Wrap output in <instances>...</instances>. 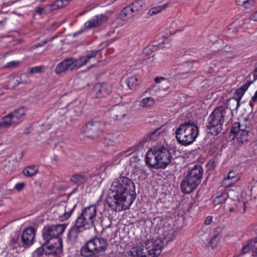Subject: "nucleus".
Returning a JSON list of instances; mask_svg holds the SVG:
<instances>
[{
  "mask_svg": "<svg viewBox=\"0 0 257 257\" xmlns=\"http://www.w3.org/2000/svg\"><path fill=\"white\" fill-rule=\"evenodd\" d=\"M136 197L134 182L128 177L121 176L112 182L106 203L112 210L120 211L128 209Z\"/></svg>",
  "mask_w": 257,
  "mask_h": 257,
  "instance_id": "obj_1",
  "label": "nucleus"
},
{
  "mask_svg": "<svg viewBox=\"0 0 257 257\" xmlns=\"http://www.w3.org/2000/svg\"><path fill=\"white\" fill-rule=\"evenodd\" d=\"M97 212L96 205H90L85 207L77 217L75 225L69 231V237L74 239L80 232L95 227L99 223Z\"/></svg>",
  "mask_w": 257,
  "mask_h": 257,
  "instance_id": "obj_2",
  "label": "nucleus"
},
{
  "mask_svg": "<svg viewBox=\"0 0 257 257\" xmlns=\"http://www.w3.org/2000/svg\"><path fill=\"white\" fill-rule=\"evenodd\" d=\"M165 239L158 237L140 242L126 252V257H158L165 245Z\"/></svg>",
  "mask_w": 257,
  "mask_h": 257,
  "instance_id": "obj_3",
  "label": "nucleus"
},
{
  "mask_svg": "<svg viewBox=\"0 0 257 257\" xmlns=\"http://www.w3.org/2000/svg\"><path fill=\"white\" fill-rule=\"evenodd\" d=\"M232 113L230 109L219 107L214 110L208 118V127L210 133L214 135L219 134L222 130L224 121L229 122L232 118Z\"/></svg>",
  "mask_w": 257,
  "mask_h": 257,
  "instance_id": "obj_4",
  "label": "nucleus"
},
{
  "mask_svg": "<svg viewBox=\"0 0 257 257\" xmlns=\"http://www.w3.org/2000/svg\"><path fill=\"white\" fill-rule=\"evenodd\" d=\"M203 173V170L200 165H195L189 170L187 175L182 180V192L185 194L192 192L201 183Z\"/></svg>",
  "mask_w": 257,
  "mask_h": 257,
  "instance_id": "obj_5",
  "label": "nucleus"
},
{
  "mask_svg": "<svg viewBox=\"0 0 257 257\" xmlns=\"http://www.w3.org/2000/svg\"><path fill=\"white\" fill-rule=\"evenodd\" d=\"M198 134L197 125L194 122L181 124L176 131V138L181 144L187 146L192 144Z\"/></svg>",
  "mask_w": 257,
  "mask_h": 257,
  "instance_id": "obj_6",
  "label": "nucleus"
},
{
  "mask_svg": "<svg viewBox=\"0 0 257 257\" xmlns=\"http://www.w3.org/2000/svg\"><path fill=\"white\" fill-rule=\"evenodd\" d=\"M107 247L106 240L95 237L87 242L81 249V254L85 257H91L103 252Z\"/></svg>",
  "mask_w": 257,
  "mask_h": 257,
  "instance_id": "obj_7",
  "label": "nucleus"
},
{
  "mask_svg": "<svg viewBox=\"0 0 257 257\" xmlns=\"http://www.w3.org/2000/svg\"><path fill=\"white\" fill-rule=\"evenodd\" d=\"M66 227L65 224H57L52 225L45 227L43 230V237L45 243H49L53 246H55L54 243L55 239H59L61 242V251L62 250V241L59 236L62 234Z\"/></svg>",
  "mask_w": 257,
  "mask_h": 257,
  "instance_id": "obj_8",
  "label": "nucleus"
},
{
  "mask_svg": "<svg viewBox=\"0 0 257 257\" xmlns=\"http://www.w3.org/2000/svg\"><path fill=\"white\" fill-rule=\"evenodd\" d=\"M249 124V122L245 124L236 122L232 124L230 133L239 143L245 144L249 141V132L246 130Z\"/></svg>",
  "mask_w": 257,
  "mask_h": 257,
  "instance_id": "obj_9",
  "label": "nucleus"
},
{
  "mask_svg": "<svg viewBox=\"0 0 257 257\" xmlns=\"http://www.w3.org/2000/svg\"><path fill=\"white\" fill-rule=\"evenodd\" d=\"M55 246H53L49 243H45L41 247L38 248L35 251L37 255H42L44 254L46 255H55L60 253L61 251V242L60 240L56 238L54 242Z\"/></svg>",
  "mask_w": 257,
  "mask_h": 257,
  "instance_id": "obj_10",
  "label": "nucleus"
},
{
  "mask_svg": "<svg viewBox=\"0 0 257 257\" xmlns=\"http://www.w3.org/2000/svg\"><path fill=\"white\" fill-rule=\"evenodd\" d=\"M104 126L105 124L103 121L94 119L87 122L83 127L82 130L84 133H89L92 135V137L95 138L101 134Z\"/></svg>",
  "mask_w": 257,
  "mask_h": 257,
  "instance_id": "obj_11",
  "label": "nucleus"
},
{
  "mask_svg": "<svg viewBox=\"0 0 257 257\" xmlns=\"http://www.w3.org/2000/svg\"><path fill=\"white\" fill-rule=\"evenodd\" d=\"M112 86L107 83H97L95 84L90 91L92 97H105L110 94Z\"/></svg>",
  "mask_w": 257,
  "mask_h": 257,
  "instance_id": "obj_12",
  "label": "nucleus"
},
{
  "mask_svg": "<svg viewBox=\"0 0 257 257\" xmlns=\"http://www.w3.org/2000/svg\"><path fill=\"white\" fill-rule=\"evenodd\" d=\"M158 161L160 163V168H165L170 164L172 159V156L170 151L166 148L159 146L156 147Z\"/></svg>",
  "mask_w": 257,
  "mask_h": 257,
  "instance_id": "obj_13",
  "label": "nucleus"
},
{
  "mask_svg": "<svg viewBox=\"0 0 257 257\" xmlns=\"http://www.w3.org/2000/svg\"><path fill=\"white\" fill-rule=\"evenodd\" d=\"M75 70H77L75 59L71 57L65 59L59 63L55 67V72L59 75L68 71Z\"/></svg>",
  "mask_w": 257,
  "mask_h": 257,
  "instance_id": "obj_14",
  "label": "nucleus"
},
{
  "mask_svg": "<svg viewBox=\"0 0 257 257\" xmlns=\"http://www.w3.org/2000/svg\"><path fill=\"white\" fill-rule=\"evenodd\" d=\"M146 160L147 165L154 168H160L156 147L151 148L148 151Z\"/></svg>",
  "mask_w": 257,
  "mask_h": 257,
  "instance_id": "obj_15",
  "label": "nucleus"
},
{
  "mask_svg": "<svg viewBox=\"0 0 257 257\" xmlns=\"http://www.w3.org/2000/svg\"><path fill=\"white\" fill-rule=\"evenodd\" d=\"M82 105L79 101H75L67 106V113L69 116L75 117L79 116L82 112Z\"/></svg>",
  "mask_w": 257,
  "mask_h": 257,
  "instance_id": "obj_16",
  "label": "nucleus"
},
{
  "mask_svg": "<svg viewBox=\"0 0 257 257\" xmlns=\"http://www.w3.org/2000/svg\"><path fill=\"white\" fill-rule=\"evenodd\" d=\"M74 207L75 206L71 207L69 204L66 206H61L57 210L59 219L62 221L67 220L71 215Z\"/></svg>",
  "mask_w": 257,
  "mask_h": 257,
  "instance_id": "obj_17",
  "label": "nucleus"
},
{
  "mask_svg": "<svg viewBox=\"0 0 257 257\" xmlns=\"http://www.w3.org/2000/svg\"><path fill=\"white\" fill-rule=\"evenodd\" d=\"M99 52V50H93L90 53L86 56L82 57L78 59H75L77 69H78L82 66L90 63L91 60L94 59Z\"/></svg>",
  "mask_w": 257,
  "mask_h": 257,
  "instance_id": "obj_18",
  "label": "nucleus"
},
{
  "mask_svg": "<svg viewBox=\"0 0 257 257\" xmlns=\"http://www.w3.org/2000/svg\"><path fill=\"white\" fill-rule=\"evenodd\" d=\"M35 236V231L33 227L26 229L22 235V240L23 243L26 245H31L34 242Z\"/></svg>",
  "mask_w": 257,
  "mask_h": 257,
  "instance_id": "obj_19",
  "label": "nucleus"
},
{
  "mask_svg": "<svg viewBox=\"0 0 257 257\" xmlns=\"http://www.w3.org/2000/svg\"><path fill=\"white\" fill-rule=\"evenodd\" d=\"M248 86L243 85L237 89L234 94L233 97L229 100V105L231 103L235 104V108H237L240 105V100L244 95L245 92L247 89Z\"/></svg>",
  "mask_w": 257,
  "mask_h": 257,
  "instance_id": "obj_20",
  "label": "nucleus"
},
{
  "mask_svg": "<svg viewBox=\"0 0 257 257\" xmlns=\"http://www.w3.org/2000/svg\"><path fill=\"white\" fill-rule=\"evenodd\" d=\"M89 178V175L86 173H76L70 176L69 181L78 186L85 183Z\"/></svg>",
  "mask_w": 257,
  "mask_h": 257,
  "instance_id": "obj_21",
  "label": "nucleus"
},
{
  "mask_svg": "<svg viewBox=\"0 0 257 257\" xmlns=\"http://www.w3.org/2000/svg\"><path fill=\"white\" fill-rule=\"evenodd\" d=\"M26 111V108L24 107H22L11 113L17 125L25 119Z\"/></svg>",
  "mask_w": 257,
  "mask_h": 257,
  "instance_id": "obj_22",
  "label": "nucleus"
},
{
  "mask_svg": "<svg viewBox=\"0 0 257 257\" xmlns=\"http://www.w3.org/2000/svg\"><path fill=\"white\" fill-rule=\"evenodd\" d=\"M11 113L2 117L0 120V129H8L12 126H16Z\"/></svg>",
  "mask_w": 257,
  "mask_h": 257,
  "instance_id": "obj_23",
  "label": "nucleus"
},
{
  "mask_svg": "<svg viewBox=\"0 0 257 257\" xmlns=\"http://www.w3.org/2000/svg\"><path fill=\"white\" fill-rule=\"evenodd\" d=\"M238 180V178L236 176V173L233 171H231L228 173L227 177L222 181V184L225 187H229Z\"/></svg>",
  "mask_w": 257,
  "mask_h": 257,
  "instance_id": "obj_24",
  "label": "nucleus"
},
{
  "mask_svg": "<svg viewBox=\"0 0 257 257\" xmlns=\"http://www.w3.org/2000/svg\"><path fill=\"white\" fill-rule=\"evenodd\" d=\"M235 3L237 5L248 11L253 9L256 5L255 0H235Z\"/></svg>",
  "mask_w": 257,
  "mask_h": 257,
  "instance_id": "obj_25",
  "label": "nucleus"
},
{
  "mask_svg": "<svg viewBox=\"0 0 257 257\" xmlns=\"http://www.w3.org/2000/svg\"><path fill=\"white\" fill-rule=\"evenodd\" d=\"M135 15L129 5L121 10L119 14V18L122 21H127L132 18Z\"/></svg>",
  "mask_w": 257,
  "mask_h": 257,
  "instance_id": "obj_26",
  "label": "nucleus"
},
{
  "mask_svg": "<svg viewBox=\"0 0 257 257\" xmlns=\"http://www.w3.org/2000/svg\"><path fill=\"white\" fill-rule=\"evenodd\" d=\"M155 104V100L152 97H146L139 102V106L144 108H151Z\"/></svg>",
  "mask_w": 257,
  "mask_h": 257,
  "instance_id": "obj_27",
  "label": "nucleus"
},
{
  "mask_svg": "<svg viewBox=\"0 0 257 257\" xmlns=\"http://www.w3.org/2000/svg\"><path fill=\"white\" fill-rule=\"evenodd\" d=\"M145 5L144 0H138L131 4L130 6L135 14L137 15L143 10Z\"/></svg>",
  "mask_w": 257,
  "mask_h": 257,
  "instance_id": "obj_28",
  "label": "nucleus"
},
{
  "mask_svg": "<svg viewBox=\"0 0 257 257\" xmlns=\"http://www.w3.org/2000/svg\"><path fill=\"white\" fill-rule=\"evenodd\" d=\"M38 172V168L35 165H31L26 168L23 171V174L27 177H33Z\"/></svg>",
  "mask_w": 257,
  "mask_h": 257,
  "instance_id": "obj_29",
  "label": "nucleus"
},
{
  "mask_svg": "<svg viewBox=\"0 0 257 257\" xmlns=\"http://www.w3.org/2000/svg\"><path fill=\"white\" fill-rule=\"evenodd\" d=\"M257 247V238L249 241L241 249V253L245 254L248 252L251 249H255Z\"/></svg>",
  "mask_w": 257,
  "mask_h": 257,
  "instance_id": "obj_30",
  "label": "nucleus"
},
{
  "mask_svg": "<svg viewBox=\"0 0 257 257\" xmlns=\"http://www.w3.org/2000/svg\"><path fill=\"white\" fill-rule=\"evenodd\" d=\"M127 86L130 89H136L139 84L138 78L136 76H131L127 78L126 80Z\"/></svg>",
  "mask_w": 257,
  "mask_h": 257,
  "instance_id": "obj_31",
  "label": "nucleus"
},
{
  "mask_svg": "<svg viewBox=\"0 0 257 257\" xmlns=\"http://www.w3.org/2000/svg\"><path fill=\"white\" fill-rule=\"evenodd\" d=\"M22 83V78L19 76H15L9 80L8 86L10 88H14Z\"/></svg>",
  "mask_w": 257,
  "mask_h": 257,
  "instance_id": "obj_32",
  "label": "nucleus"
},
{
  "mask_svg": "<svg viewBox=\"0 0 257 257\" xmlns=\"http://www.w3.org/2000/svg\"><path fill=\"white\" fill-rule=\"evenodd\" d=\"M45 66L44 65L37 66L33 67H29L27 69V73L29 74H34L36 73H41L44 71Z\"/></svg>",
  "mask_w": 257,
  "mask_h": 257,
  "instance_id": "obj_33",
  "label": "nucleus"
},
{
  "mask_svg": "<svg viewBox=\"0 0 257 257\" xmlns=\"http://www.w3.org/2000/svg\"><path fill=\"white\" fill-rule=\"evenodd\" d=\"M168 6L167 4L161 5V6H158L156 7H154L153 8H152L149 11V14L150 16H153L154 15H156L160 12H161L162 11L164 10L167 8Z\"/></svg>",
  "mask_w": 257,
  "mask_h": 257,
  "instance_id": "obj_34",
  "label": "nucleus"
},
{
  "mask_svg": "<svg viewBox=\"0 0 257 257\" xmlns=\"http://www.w3.org/2000/svg\"><path fill=\"white\" fill-rule=\"evenodd\" d=\"M94 18L96 21V23L97 27L102 25L108 20L107 16L104 14H100L95 16Z\"/></svg>",
  "mask_w": 257,
  "mask_h": 257,
  "instance_id": "obj_35",
  "label": "nucleus"
},
{
  "mask_svg": "<svg viewBox=\"0 0 257 257\" xmlns=\"http://www.w3.org/2000/svg\"><path fill=\"white\" fill-rule=\"evenodd\" d=\"M220 237L218 234H215L211 239L210 240L209 242V245L212 248H214L216 247L220 240Z\"/></svg>",
  "mask_w": 257,
  "mask_h": 257,
  "instance_id": "obj_36",
  "label": "nucleus"
},
{
  "mask_svg": "<svg viewBox=\"0 0 257 257\" xmlns=\"http://www.w3.org/2000/svg\"><path fill=\"white\" fill-rule=\"evenodd\" d=\"M54 37H52L51 38L47 39L36 44H34V45L31 47L30 50L32 51L33 50L37 49L39 47H42L44 46L45 44H46L48 42L53 41L54 39Z\"/></svg>",
  "mask_w": 257,
  "mask_h": 257,
  "instance_id": "obj_37",
  "label": "nucleus"
},
{
  "mask_svg": "<svg viewBox=\"0 0 257 257\" xmlns=\"http://www.w3.org/2000/svg\"><path fill=\"white\" fill-rule=\"evenodd\" d=\"M84 26L87 29H91L95 27H97L94 17H93L91 19L86 22L84 24Z\"/></svg>",
  "mask_w": 257,
  "mask_h": 257,
  "instance_id": "obj_38",
  "label": "nucleus"
},
{
  "mask_svg": "<svg viewBox=\"0 0 257 257\" xmlns=\"http://www.w3.org/2000/svg\"><path fill=\"white\" fill-rule=\"evenodd\" d=\"M116 140L117 139L116 137L111 135H108L105 138V144L108 146H110L115 143Z\"/></svg>",
  "mask_w": 257,
  "mask_h": 257,
  "instance_id": "obj_39",
  "label": "nucleus"
},
{
  "mask_svg": "<svg viewBox=\"0 0 257 257\" xmlns=\"http://www.w3.org/2000/svg\"><path fill=\"white\" fill-rule=\"evenodd\" d=\"M62 0H57L53 4H52L50 6L51 9L54 10L57 9L61 8L64 7L62 3Z\"/></svg>",
  "mask_w": 257,
  "mask_h": 257,
  "instance_id": "obj_40",
  "label": "nucleus"
},
{
  "mask_svg": "<svg viewBox=\"0 0 257 257\" xmlns=\"http://www.w3.org/2000/svg\"><path fill=\"white\" fill-rule=\"evenodd\" d=\"M224 201V198L223 197V194H220L216 196L213 199V203L216 205L219 204H221Z\"/></svg>",
  "mask_w": 257,
  "mask_h": 257,
  "instance_id": "obj_41",
  "label": "nucleus"
},
{
  "mask_svg": "<svg viewBox=\"0 0 257 257\" xmlns=\"http://www.w3.org/2000/svg\"><path fill=\"white\" fill-rule=\"evenodd\" d=\"M19 62L18 61H12L11 62H9L7 63L6 67H15L19 65Z\"/></svg>",
  "mask_w": 257,
  "mask_h": 257,
  "instance_id": "obj_42",
  "label": "nucleus"
},
{
  "mask_svg": "<svg viewBox=\"0 0 257 257\" xmlns=\"http://www.w3.org/2000/svg\"><path fill=\"white\" fill-rule=\"evenodd\" d=\"M25 186V183L24 182H21V183H17L15 186V188L17 190L20 191L24 189Z\"/></svg>",
  "mask_w": 257,
  "mask_h": 257,
  "instance_id": "obj_43",
  "label": "nucleus"
},
{
  "mask_svg": "<svg viewBox=\"0 0 257 257\" xmlns=\"http://www.w3.org/2000/svg\"><path fill=\"white\" fill-rule=\"evenodd\" d=\"M132 153V149H128L127 150L123 151L121 153H119V155L121 156L126 157L130 155H131Z\"/></svg>",
  "mask_w": 257,
  "mask_h": 257,
  "instance_id": "obj_44",
  "label": "nucleus"
},
{
  "mask_svg": "<svg viewBox=\"0 0 257 257\" xmlns=\"http://www.w3.org/2000/svg\"><path fill=\"white\" fill-rule=\"evenodd\" d=\"M213 218L211 216H208L205 218L204 223L206 225H210L212 222Z\"/></svg>",
  "mask_w": 257,
  "mask_h": 257,
  "instance_id": "obj_45",
  "label": "nucleus"
},
{
  "mask_svg": "<svg viewBox=\"0 0 257 257\" xmlns=\"http://www.w3.org/2000/svg\"><path fill=\"white\" fill-rule=\"evenodd\" d=\"M250 19L255 22H257V11L253 13L250 16Z\"/></svg>",
  "mask_w": 257,
  "mask_h": 257,
  "instance_id": "obj_46",
  "label": "nucleus"
},
{
  "mask_svg": "<svg viewBox=\"0 0 257 257\" xmlns=\"http://www.w3.org/2000/svg\"><path fill=\"white\" fill-rule=\"evenodd\" d=\"M166 79V78L164 77H156L154 79V81L156 83H160L162 81H163V80H165Z\"/></svg>",
  "mask_w": 257,
  "mask_h": 257,
  "instance_id": "obj_47",
  "label": "nucleus"
},
{
  "mask_svg": "<svg viewBox=\"0 0 257 257\" xmlns=\"http://www.w3.org/2000/svg\"><path fill=\"white\" fill-rule=\"evenodd\" d=\"M44 9L41 7H36L35 9V11L39 14H41L43 13Z\"/></svg>",
  "mask_w": 257,
  "mask_h": 257,
  "instance_id": "obj_48",
  "label": "nucleus"
},
{
  "mask_svg": "<svg viewBox=\"0 0 257 257\" xmlns=\"http://www.w3.org/2000/svg\"><path fill=\"white\" fill-rule=\"evenodd\" d=\"M252 100L254 102H257V90L255 92L254 95L252 97Z\"/></svg>",
  "mask_w": 257,
  "mask_h": 257,
  "instance_id": "obj_49",
  "label": "nucleus"
},
{
  "mask_svg": "<svg viewBox=\"0 0 257 257\" xmlns=\"http://www.w3.org/2000/svg\"><path fill=\"white\" fill-rule=\"evenodd\" d=\"M228 105L230 107V108H228V109H230L231 111L232 112V109H237V108H235V105L234 103H231V105H229V101L228 102Z\"/></svg>",
  "mask_w": 257,
  "mask_h": 257,
  "instance_id": "obj_50",
  "label": "nucleus"
},
{
  "mask_svg": "<svg viewBox=\"0 0 257 257\" xmlns=\"http://www.w3.org/2000/svg\"><path fill=\"white\" fill-rule=\"evenodd\" d=\"M218 69H219L218 68H215L213 66H211L210 69H209V71L211 73V72H217L218 70Z\"/></svg>",
  "mask_w": 257,
  "mask_h": 257,
  "instance_id": "obj_51",
  "label": "nucleus"
},
{
  "mask_svg": "<svg viewBox=\"0 0 257 257\" xmlns=\"http://www.w3.org/2000/svg\"><path fill=\"white\" fill-rule=\"evenodd\" d=\"M252 257H257V247L254 249L252 253Z\"/></svg>",
  "mask_w": 257,
  "mask_h": 257,
  "instance_id": "obj_52",
  "label": "nucleus"
},
{
  "mask_svg": "<svg viewBox=\"0 0 257 257\" xmlns=\"http://www.w3.org/2000/svg\"><path fill=\"white\" fill-rule=\"evenodd\" d=\"M62 4L63 5V7H65L67 6L69 4V0H62Z\"/></svg>",
  "mask_w": 257,
  "mask_h": 257,
  "instance_id": "obj_53",
  "label": "nucleus"
},
{
  "mask_svg": "<svg viewBox=\"0 0 257 257\" xmlns=\"http://www.w3.org/2000/svg\"><path fill=\"white\" fill-rule=\"evenodd\" d=\"M158 134V133L157 132H154L153 134H152L150 137V139H154V137L155 136H157V134Z\"/></svg>",
  "mask_w": 257,
  "mask_h": 257,
  "instance_id": "obj_54",
  "label": "nucleus"
},
{
  "mask_svg": "<svg viewBox=\"0 0 257 257\" xmlns=\"http://www.w3.org/2000/svg\"><path fill=\"white\" fill-rule=\"evenodd\" d=\"M244 120L245 121V122H248V119L247 118H244Z\"/></svg>",
  "mask_w": 257,
  "mask_h": 257,
  "instance_id": "obj_55",
  "label": "nucleus"
},
{
  "mask_svg": "<svg viewBox=\"0 0 257 257\" xmlns=\"http://www.w3.org/2000/svg\"><path fill=\"white\" fill-rule=\"evenodd\" d=\"M159 47H161V48H162V49L163 48V47H162V44H159Z\"/></svg>",
  "mask_w": 257,
  "mask_h": 257,
  "instance_id": "obj_56",
  "label": "nucleus"
},
{
  "mask_svg": "<svg viewBox=\"0 0 257 257\" xmlns=\"http://www.w3.org/2000/svg\"><path fill=\"white\" fill-rule=\"evenodd\" d=\"M125 114H124H124H122V117H124L125 116Z\"/></svg>",
  "mask_w": 257,
  "mask_h": 257,
  "instance_id": "obj_57",
  "label": "nucleus"
},
{
  "mask_svg": "<svg viewBox=\"0 0 257 257\" xmlns=\"http://www.w3.org/2000/svg\"><path fill=\"white\" fill-rule=\"evenodd\" d=\"M232 210H233V208H230V211H232Z\"/></svg>",
  "mask_w": 257,
  "mask_h": 257,
  "instance_id": "obj_58",
  "label": "nucleus"
},
{
  "mask_svg": "<svg viewBox=\"0 0 257 257\" xmlns=\"http://www.w3.org/2000/svg\"><path fill=\"white\" fill-rule=\"evenodd\" d=\"M63 111H65V109H62Z\"/></svg>",
  "mask_w": 257,
  "mask_h": 257,
  "instance_id": "obj_59",
  "label": "nucleus"
}]
</instances>
